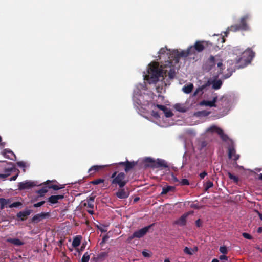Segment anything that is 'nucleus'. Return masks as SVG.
I'll list each match as a JSON object with an SVG mask.
<instances>
[{
  "instance_id": "f257e3e1",
  "label": "nucleus",
  "mask_w": 262,
  "mask_h": 262,
  "mask_svg": "<svg viewBox=\"0 0 262 262\" xmlns=\"http://www.w3.org/2000/svg\"><path fill=\"white\" fill-rule=\"evenodd\" d=\"M172 61H167V64H162L159 67L158 62H153L149 65L147 70L148 74L145 75V78L150 84H155L161 77L162 79L167 76L168 72L167 68L169 70L168 72V76L170 79H173L175 76V70L171 68Z\"/></svg>"
},
{
  "instance_id": "f03ea898",
  "label": "nucleus",
  "mask_w": 262,
  "mask_h": 262,
  "mask_svg": "<svg viewBox=\"0 0 262 262\" xmlns=\"http://www.w3.org/2000/svg\"><path fill=\"white\" fill-rule=\"evenodd\" d=\"M111 185L114 186H119V188L124 187L128 182V178L125 174L121 172L118 173V171H115L111 176Z\"/></svg>"
},
{
  "instance_id": "7ed1b4c3",
  "label": "nucleus",
  "mask_w": 262,
  "mask_h": 262,
  "mask_svg": "<svg viewBox=\"0 0 262 262\" xmlns=\"http://www.w3.org/2000/svg\"><path fill=\"white\" fill-rule=\"evenodd\" d=\"M249 18L250 15L249 14H246L241 18L239 24H234L228 27L227 31L225 32L226 36H227V34L230 31L236 32L238 31L249 30L250 28L247 21Z\"/></svg>"
},
{
  "instance_id": "20e7f679",
  "label": "nucleus",
  "mask_w": 262,
  "mask_h": 262,
  "mask_svg": "<svg viewBox=\"0 0 262 262\" xmlns=\"http://www.w3.org/2000/svg\"><path fill=\"white\" fill-rule=\"evenodd\" d=\"M255 56V52H253L250 48L246 49L242 54V56L240 57L238 60L237 63H239L241 61L243 60V64L240 65L239 68H244L247 66Z\"/></svg>"
},
{
  "instance_id": "39448f33",
  "label": "nucleus",
  "mask_w": 262,
  "mask_h": 262,
  "mask_svg": "<svg viewBox=\"0 0 262 262\" xmlns=\"http://www.w3.org/2000/svg\"><path fill=\"white\" fill-rule=\"evenodd\" d=\"M193 56L190 51V47H189L186 50H182L179 51L177 50H173L170 54L171 57V60L174 61V63H177L179 62L181 57H187L188 56Z\"/></svg>"
},
{
  "instance_id": "423d86ee",
  "label": "nucleus",
  "mask_w": 262,
  "mask_h": 262,
  "mask_svg": "<svg viewBox=\"0 0 262 262\" xmlns=\"http://www.w3.org/2000/svg\"><path fill=\"white\" fill-rule=\"evenodd\" d=\"M1 209L4 208H19L22 206V203L20 202H12L10 199L0 198Z\"/></svg>"
},
{
  "instance_id": "0eeeda50",
  "label": "nucleus",
  "mask_w": 262,
  "mask_h": 262,
  "mask_svg": "<svg viewBox=\"0 0 262 262\" xmlns=\"http://www.w3.org/2000/svg\"><path fill=\"white\" fill-rule=\"evenodd\" d=\"M150 227V226H146L135 231L132 235L128 237V242H130L134 238H140L144 236L149 231Z\"/></svg>"
},
{
  "instance_id": "6e6552de",
  "label": "nucleus",
  "mask_w": 262,
  "mask_h": 262,
  "mask_svg": "<svg viewBox=\"0 0 262 262\" xmlns=\"http://www.w3.org/2000/svg\"><path fill=\"white\" fill-rule=\"evenodd\" d=\"M204 43L207 45L204 41H196L193 46L189 47L193 56L196 55V53L202 52L205 49Z\"/></svg>"
},
{
  "instance_id": "1a4fd4ad",
  "label": "nucleus",
  "mask_w": 262,
  "mask_h": 262,
  "mask_svg": "<svg viewBox=\"0 0 262 262\" xmlns=\"http://www.w3.org/2000/svg\"><path fill=\"white\" fill-rule=\"evenodd\" d=\"M137 162H130L127 160L125 162H120L117 163L113 164L112 165H115L116 169L118 168V166H123L124 167L125 171L127 172L132 169H133L137 165Z\"/></svg>"
},
{
  "instance_id": "9d476101",
  "label": "nucleus",
  "mask_w": 262,
  "mask_h": 262,
  "mask_svg": "<svg viewBox=\"0 0 262 262\" xmlns=\"http://www.w3.org/2000/svg\"><path fill=\"white\" fill-rule=\"evenodd\" d=\"M228 156L229 159H232L235 161H237L239 158V155L236 153L234 143L232 141H231V144L229 145L228 148Z\"/></svg>"
},
{
  "instance_id": "9b49d317",
  "label": "nucleus",
  "mask_w": 262,
  "mask_h": 262,
  "mask_svg": "<svg viewBox=\"0 0 262 262\" xmlns=\"http://www.w3.org/2000/svg\"><path fill=\"white\" fill-rule=\"evenodd\" d=\"M36 184L34 182L26 181L18 183V186L19 190L29 189L35 186Z\"/></svg>"
},
{
  "instance_id": "f8f14e48",
  "label": "nucleus",
  "mask_w": 262,
  "mask_h": 262,
  "mask_svg": "<svg viewBox=\"0 0 262 262\" xmlns=\"http://www.w3.org/2000/svg\"><path fill=\"white\" fill-rule=\"evenodd\" d=\"M215 65V57L211 55L204 64L205 70L208 71L211 70Z\"/></svg>"
},
{
  "instance_id": "ddd939ff",
  "label": "nucleus",
  "mask_w": 262,
  "mask_h": 262,
  "mask_svg": "<svg viewBox=\"0 0 262 262\" xmlns=\"http://www.w3.org/2000/svg\"><path fill=\"white\" fill-rule=\"evenodd\" d=\"M168 167L166 162L163 159H157L155 160L154 165L151 166L152 168H167Z\"/></svg>"
},
{
  "instance_id": "4468645a",
  "label": "nucleus",
  "mask_w": 262,
  "mask_h": 262,
  "mask_svg": "<svg viewBox=\"0 0 262 262\" xmlns=\"http://www.w3.org/2000/svg\"><path fill=\"white\" fill-rule=\"evenodd\" d=\"M129 192L127 190H125V188H119L117 192L116 193V195L119 199H123L128 197Z\"/></svg>"
},
{
  "instance_id": "2eb2a0df",
  "label": "nucleus",
  "mask_w": 262,
  "mask_h": 262,
  "mask_svg": "<svg viewBox=\"0 0 262 262\" xmlns=\"http://www.w3.org/2000/svg\"><path fill=\"white\" fill-rule=\"evenodd\" d=\"M107 165H93L89 170L88 173L90 176H92L98 172L102 168L106 167Z\"/></svg>"
},
{
  "instance_id": "dca6fc26",
  "label": "nucleus",
  "mask_w": 262,
  "mask_h": 262,
  "mask_svg": "<svg viewBox=\"0 0 262 262\" xmlns=\"http://www.w3.org/2000/svg\"><path fill=\"white\" fill-rule=\"evenodd\" d=\"M64 198V195L59 194L56 195H51L48 199V201L51 204H56L58 203L59 200Z\"/></svg>"
},
{
  "instance_id": "f3484780",
  "label": "nucleus",
  "mask_w": 262,
  "mask_h": 262,
  "mask_svg": "<svg viewBox=\"0 0 262 262\" xmlns=\"http://www.w3.org/2000/svg\"><path fill=\"white\" fill-rule=\"evenodd\" d=\"M171 52L172 51H170V50H168L166 47L162 48L159 51V55L158 56L159 57V59H161L162 55H164L166 53L169 59V60H168L167 61H170V59H171V57L170 56V54L171 53Z\"/></svg>"
},
{
  "instance_id": "a211bd4d",
  "label": "nucleus",
  "mask_w": 262,
  "mask_h": 262,
  "mask_svg": "<svg viewBox=\"0 0 262 262\" xmlns=\"http://www.w3.org/2000/svg\"><path fill=\"white\" fill-rule=\"evenodd\" d=\"M3 154L6 158L11 160H13V158L16 157L13 151L9 149H5L3 151Z\"/></svg>"
},
{
  "instance_id": "6ab92c4d",
  "label": "nucleus",
  "mask_w": 262,
  "mask_h": 262,
  "mask_svg": "<svg viewBox=\"0 0 262 262\" xmlns=\"http://www.w3.org/2000/svg\"><path fill=\"white\" fill-rule=\"evenodd\" d=\"M198 250L197 247H194L193 248L185 247L184 249V252L189 255H192L195 253Z\"/></svg>"
},
{
  "instance_id": "aec40b11",
  "label": "nucleus",
  "mask_w": 262,
  "mask_h": 262,
  "mask_svg": "<svg viewBox=\"0 0 262 262\" xmlns=\"http://www.w3.org/2000/svg\"><path fill=\"white\" fill-rule=\"evenodd\" d=\"M176 190V187L172 186H167L162 188V191L161 193V195L166 194L169 192H173Z\"/></svg>"
},
{
  "instance_id": "412c9836",
  "label": "nucleus",
  "mask_w": 262,
  "mask_h": 262,
  "mask_svg": "<svg viewBox=\"0 0 262 262\" xmlns=\"http://www.w3.org/2000/svg\"><path fill=\"white\" fill-rule=\"evenodd\" d=\"M14 168L13 167H9L7 168L4 169V174L0 173V178L1 179H5L10 175L11 172L14 170Z\"/></svg>"
},
{
  "instance_id": "4be33fe9",
  "label": "nucleus",
  "mask_w": 262,
  "mask_h": 262,
  "mask_svg": "<svg viewBox=\"0 0 262 262\" xmlns=\"http://www.w3.org/2000/svg\"><path fill=\"white\" fill-rule=\"evenodd\" d=\"M186 215H182L178 220L175 221V224L181 226L185 225L186 222Z\"/></svg>"
},
{
  "instance_id": "5701e85b",
  "label": "nucleus",
  "mask_w": 262,
  "mask_h": 262,
  "mask_svg": "<svg viewBox=\"0 0 262 262\" xmlns=\"http://www.w3.org/2000/svg\"><path fill=\"white\" fill-rule=\"evenodd\" d=\"M47 184H48V188H49V189L52 188L54 190H58L64 187V186L61 185L52 184H51V182L49 180L47 181Z\"/></svg>"
},
{
  "instance_id": "b1692460",
  "label": "nucleus",
  "mask_w": 262,
  "mask_h": 262,
  "mask_svg": "<svg viewBox=\"0 0 262 262\" xmlns=\"http://www.w3.org/2000/svg\"><path fill=\"white\" fill-rule=\"evenodd\" d=\"M193 88V84L190 83L189 84L184 85L182 88V90L185 93L189 94L192 92Z\"/></svg>"
},
{
  "instance_id": "393cba45",
  "label": "nucleus",
  "mask_w": 262,
  "mask_h": 262,
  "mask_svg": "<svg viewBox=\"0 0 262 262\" xmlns=\"http://www.w3.org/2000/svg\"><path fill=\"white\" fill-rule=\"evenodd\" d=\"M222 83V81L220 79L214 80L212 82V88L215 90H218L221 87Z\"/></svg>"
},
{
  "instance_id": "a878e982",
  "label": "nucleus",
  "mask_w": 262,
  "mask_h": 262,
  "mask_svg": "<svg viewBox=\"0 0 262 262\" xmlns=\"http://www.w3.org/2000/svg\"><path fill=\"white\" fill-rule=\"evenodd\" d=\"M81 240V237L80 236H77L74 238L72 242V246L74 247H78L80 243Z\"/></svg>"
},
{
  "instance_id": "bb28decb",
  "label": "nucleus",
  "mask_w": 262,
  "mask_h": 262,
  "mask_svg": "<svg viewBox=\"0 0 262 262\" xmlns=\"http://www.w3.org/2000/svg\"><path fill=\"white\" fill-rule=\"evenodd\" d=\"M49 188H48V184H46V186L38 190L37 192L39 194H40L41 196L43 195L46 193H47L48 191V189Z\"/></svg>"
},
{
  "instance_id": "cd10ccee",
  "label": "nucleus",
  "mask_w": 262,
  "mask_h": 262,
  "mask_svg": "<svg viewBox=\"0 0 262 262\" xmlns=\"http://www.w3.org/2000/svg\"><path fill=\"white\" fill-rule=\"evenodd\" d=\"M221 129H222L221 128L218 127L217 126H216L215 125H212L207 128V132H211V133L215 132L218 134V133H219L220 130H221Z\"/></svg>"
},
{
  "instance_id": "c85d7f7f",
  "label": "nucleus",
  "mask_w": 262,
  "mask_h": 262,
  "mask_svg": "<svg viewBox=\"0 0 262 262\" xmlns=\"http://www.w3.org/2000/svg\"><path fill=\"white\" fill-rule=\"evenodd\" d=\"M48 214H37L33 217V220L34 222H38L40 219L45 218Z\"/></svg>"
},
{
  "instance_id": "c756f323",
  "label": "nucleus",
  "mask_w": 262,
  "mask_h": 262,
  "mask_svg": "<svg viewBox=\"0 0 262 262\" xmlns=\"http://www.w3.org/2000/svg\"><path fill=\"white\" fill-rule=\"evenodd\" d=\"M144 162L146 163H148L147 166L151 168V166L155 164V160L150 157H147L144 159Z\"/></svg>"
},
{
  "instance_id": "7c9ffc66",
  "label": "nucleus",
  "mask_w": 262,
  "mask_h": 262,
  "mask_svg": "<svg viewBox=\"0 0 262 262\" xmlns=\"http://www.w3.org/2000/svg\"><path fill=\"white\" fill-rule=\"evenodd\" d=\"M218 135L220 136L222 140L224 141H226L229 139V137H228V136L224 133L222 129L220 130V132L218 133Z\"/></svg>"
},
{
  "instance_id": "2f4dec72",
  "label": "nucleus",
  "mask_w": 262,
  "mask_h": 262,
  "mask_svg": "<svg viewBox=\"0 0 262 262\" xmlns=\"http://www.w3.org/2000/svg\"><path fill=\"white\" fill-rule=\"evenodd\" d=\"M206 105L209 106L210 107H214L215 106V102H216V98H214L212 101H206L203 102Z\"/></svg>"
},
{
  "instance_id": "473e14b6",
  "label": "nucleus",
  "mask_w": 262,
  "mask_h": 262,
  "mask_svg": "<svg viewBox=\"0 0 262 262\" xmlns=\"http://www.w3.org/2000/svg\"><path fill=\"white\" fill-rule=\"evenodd\" d=\"M8 241L16 245H20L23 243L17 238L8 239Z\"/></svg>"
},
{
  "instance_id": "72a5a7b5",
  "label": "nucleus",
  "mask_w": 262,
  "mask_h": 262,
  "mask_svg": "<svg viewBox=\"0 0 262 262\" xmlns=\"http://www.w3.org/2000/svg\"><path fill=\"white\" fill-rule=\"evenodd\" d=\"M227 71H228V73L227 74H225L223 75L222 78L223 79H227L229 77H230L232 75V74L233 72V71H232L231 69H230L229 68H228L227 69Z\"/></svg>"
},
{
  "instance_id": "f704fd0d",
  "label": "nucleus",
  "mask_w": 262,
  "mask_h": 262,
  "mask_svg": "<svg viewBox=\"0 0 262 262\" xmlns=\"http://www.w3.org/2000/svg\"><path fill=\"white\" fill-rule=\"evenodd\" d=\"M228 176H229V178L231 180H232L234 182H235L236 183H238L239 179H238V178L237 176L232 174L230 172H228Z\"/></svg>"
},
{
  "instance_id": "c9c22d12",
  "label": "nucleus",
  "mask_w": 262,
  "mask_h": 262,
  "mask_svg": "<svg viewBox=\"0 0 262 262\" xmlns=\"http://www.w3.org/2000/svg\"><path fill=\"white\" fill-rule=\"evenodd\" d=\"M174 108L178 111L180 112H185V108L182 106L181 104H176L174 106Z\"/></svg>"
},
{
  "instance_id": "e433bc0d",
  "label": "nucleus",
  "mask_w": 262,
  "mask_h": 262,
  "mask_svg": "<svg viewBox=\"0 0 262 262\" xmlns=\"http://www.w3.org/2000/svg\"><path fill=\"white\" fill-rule=\"evenodd\" d=\"M90 259V255L88 252H85L83 255L81 261L82 262H88Z\"/></svg>"
},
{
  "instance_id": "4c0bfd02",
  "label": "nucleus",
  "mask_w": 262,
  "mask_h": 262,
  "mask_svg": "<svg viewBox=\"0 0 262 262\" xmlns=\"http://www.w3.org/2000/svg\"><path fill=\"white\" fill-rule=\"evenodd\" d=\"M142 254L145 257H150L152 256V253L147 250H143L142 252Z\"/></svg>"
},
{
  "instance_id": "58836bf2",
  "label": "nucleus",
  "mask_w": 262,
  "mask_h": 262,
  "mask_svg": "<svg viewBox=\"0 0 262 262\" xmlns=\"http://www.w3.org/2000/svg\"><path fill=\"white\" fill-rule=\"evenodd\" d=\"M104 182L103 179H98L91 181V183L93 185H98L100 183H102Z\"/></svg>"
},
{
  "instance_id": "ea45409f",
  "label": "nucleus",
  "mask_w": 262,
  "mask_h": 262,
  "mask_svg": "<svg viewBox=\"0 0 262 262\" xmlns=\"http://www.w3.org/2000/svg\"><path fill=\"white\" fill-rule=\"evenodd\" d=\"M164 113L165 116L167 118L171 117L173 115L172 112L170 110H168L167 108L166 110L164 111Z\"/></svg>"
},
{
  "instance_id": "a19ab883",
  "label": "nucleus",
  "mask_w": 262,
  "mask_h": 262,
  "mask_svg": "<svg viewBox=\"0 0 262 262\" xmlns=\"http://www.w3.org/2000/svg\"><path fill=\"white\" fill-rule=\"evenodd\" d=\"M213 186V182L210 181H208L205 184V190L207 191L208 189L211 188Z\"/></svg>"
},
{
  "instance_id": "79ce46f5",
  "label": "nucleus",
  "mask_w": 262,
  "mask_h": 262,
  "mask_svg": "<svg viewBox=\"0 0 262 262\" xmlns=\"http://www.w3.org/2000/svg\"><path fill=\"white\" fill-rule=\"evenodd\" d=\"M219 250H220V252L223 253V254H227V252H228L227 248L225 246H221L220 247V249Z\"/></svg>"
},
{
  "instance_id": "37998d69",
  "label": "nucleus",
  "mask_w": 262,
  "mask_h": 262,
  "mask_svg": "<svg viewBox=\"0 0 262 262\" xmlns=\"http://www.w3.org/2000/svg\"><path fill=\"white\" fill-rule=\"evenodd\" d=\"M179 182L181 185L184 186V185H189V182L186 179H183Z\"/></svg>"
},
{
  "instance_id": "c03bdc74",
  "label": "nucleus",
  "mask_w": 262,
  "mask_h": 262,
  "mask_svg": "<svg viewBox=\"0 0 262 262\" xmlns=\"http://www.w3.org/2000/svg\"><path fill=\"white\" fill-rule=\"evenodd\" d=\"M29 214H17V216L21 220H24L27 218V215Z\"/></svg>"
},
{
  "instance_id": "a18cd8bd",
  "label": "nucleus",
  "mask_w": 262,
  "mask_h": 262,
  "mask_svg": "<svg viewBox=\"0 0 262 262\" xmlns=\"http://www.w3.org/2000/svg\"><path fill=\"white\" fill-rule=\"evenodd\" d=\"M171 180H172L173 183L180 182L179 180H178V179L174 176V174L173 172H172L171 173Z\"/></svg>"
},
{
  "instance_id": "49530a36",
  "label": "nucleus",
  "mask_w": 262,
  "mask_h": 262,
  "mask_svg": "<svg viewBox=\"0 0 262 262\" xmlns=\"http://www.w3.org/2000/svg\"><path fill=\"white\" fill-rule=\"evenodd\" d=\"M17 165L18 166L21 168H25L26 167V163L23 161L17 162Z\"/></svg>"
},
{
  "instance_id": "de8ad7c7",
  "label": "nucleus",
  "mask_w": 262,
  "mask_h": 262,
  "mask_svg": "<svg viewBox=\"0 0 262 262\" xmlns=\"http://www.w3.org/2000/svg\"><path fill=\"white\" fill-rule=\"evenodd\" d=\"M156 106H157V108H158L159 109L163 111V112L165 111V110H166V108H167L164 105H160V104H157Z\"/></svg>"
},
{
  "instance_id": "09e8293b",
  "label": "nucleus",
  "mask_w": 262,
  "mask_h": 262,
  "mask_svg": "<svg viewBox=\"0 0 262 262\" xmlns=\"http://www.w3.org/2000/svg\"><path fill=\"white\" fill-rule=\"evenodd\" d=\"M151 115L153 117H154L156 118H158L160 117L158 112L155 111H151Z\"/></svg>"
},
{
  "instance_id": "8fccbe9b",
  "label": "nucleus",
  "mask_w": 262,
  "mask_h": 262,
  "mask_svg": "<svg viewBox=\"0 0 262 262\" xmlns=\"http://www.w3.org/2000/svg\"><path fill=\"white\" fill-rule=\"evenodd\" d=\"M217 66L219 68H220V72H219V73L220 74H221L222 73L223 71H222V69L221 68V67L223 66V63H222V60H221L220 61H219L217 63Z\"/></svg>"
},
{
  "instance_id": "3c124183",
  "label": "nucleus",
  "mask_w": 262,
  "mask_h": 262,
  "mask_svg": "<svg viewBox=\"0 0 262 262\" xmlns=\"http://www.w3.org/2000/svg\"><path fill=\"white\" fill-rule=\"evenodd\" d=\"M242 235L245 238L249 239H252V236L248 233H243Z\"/></svg>"
},
{
  "instance_id": "603ef678",
  "label": "nucleus",
  "mask_w": 262,
  "mask_h": 262,
  "mask_svg": "<svg viewBox=\"0 0 262 262\" xmlns=\"http://www.w3.org/2000/svg\"><path fill=\"white\" fill-rule=\"evenodd\" d=\"M239 57H237V58H236V67L238 68V69H239L240 68H239V66L240 65H242L243 64V60H242L240 61L239 63H237V60L238 59Z\"/></svg>"
},
{
  "instance_id": "864d4df0",
  "label": "nucleus",
  "mask_w": 262,
  "mask_h": 262,
  "mask_svg": "<svg viewBox=\"0 0 262 262\" xmlns=\"http://www.w3.org/2000/svg\"><path fill=\"white\" fill-rule=\"evenodd\" d=\"M207 174V173L206 171H203L199 174V176L201 179H203Z\"/></svg>"
},
{
  "instance_id": "5fc2aeb1",
  "label": "nucleus",
  "mask_w": 262,
  "mask_h": 262,
  "mask_svg": "<svg viewBox=\"0 0 262 262\" xmlns=\"http://www.w3.org/2000/svg\"><path fill=\"white\" fill-rule=\"evenodd\" d=\"M45 203V201H41L40 202H38L36 204H34V206L35 207H40L41 206L42 204H43Z\"/></svg>"
},
{
  "instance_id": "6e6d98bb",
  "label": "nucleus",
  "mask_w": 262,
  "mask_h": 262,
  "mask_svg": "<svg viewBox=\"0 0 262 262\" xmlns=\"http://www.w3.org/2000/svg\"><path fill=\"white\" fill-rule=\"evenodd\" d=\"M190 206L191 208H196V209H198V208H200V206H199V205L197 204H191Z\"/></svg>"
},
{
  "instance_id": "4d7b16f0",
  "label": "nucleus",
  "mask_w": 262,
  "mask_h": 262,
  "mask_svg": "<svg viewBox=\"0 0 262 262\" xmlns=\"http://www.w3.org/2000/svg\"><path fill=\"white\" fill-rule=\"evenodd\" d=\"M219 258H220V260H227V259H228L226 255H225L224 254L221 255Z\"/></svg>"
},
{
  "instance_id": "13d9d810",
  "label": "nucleus",
  "mask_w": 262,
  "mask_h": 262,
  "mask_svg": "<svg viewBox=\"0 0 262 262\" xmlns=\"http://www.w3.org/2000/svg\"><path fill=\"white\" fill-rule=\"evenodd\" d=\"M88 207L90 208H93V207H94V205L92 204V202H91L90 201H89L88 202Z\"/></svg>"
},
{
  "instance_id": "bf43d9fd",
  "label": "nucleus",
  "mask_w": 262,
  "mask_h": 262,
  "mask_svg": "<svg viewBox=\"0 0 262 262\" xmlns=\"http://www.w3.org/2000/svg\"><path fill=\"white\" fill-rule=\"evenodd\" d=\"M17 176H18V175H17V174H16V175H15V176H14L12 177L11 178H10V180L11 181H15V180L16 179V178H17Z\"/></svg>"
},
{
  "instance_id": "052dcab7",
  "label": "nucleus",
  "mask_w": 262,
  "mask_h": 262,
  "mask_svg": "<svg viewBox=\"0 0 262 262\" xmlns=\"http://www.w3.org/2000/svg\"><path fill=\"white\" fill-rule=\"evenodd\" d=\"M257 232L258 233H262V227H259L258 229H257Z\"/></svg>"
},
{
  "instance_id": "680f3d73",
  "label": "nucleus",
  "mask_w": 262,
  "mask_h": 262,
  "mask_svg": "<svg viewBox=\"0 0 262 262\" xmlns=\"http://www.w3.org/2000/svg\"><path fill=\"white\" fill-rule=\"evenodd\" d=\"M138 200H139V197H136V198L134 199V202H137Z\"/></svg>"
},
{
  "instance_id": "e2e57ef3",
  "label": "nucleus",
  "mask_w": 262,
  "mask_h": 262,
  "mask_svg": "<svg viewBox=\"0 0 262 262\" xmlns=\"http://www.w3.org/2000/svg\"><path fill=\"white\" fill-rule=\"evenodd\" d=\"M19 213H30V210H27V211H20Z\"/></svg>"
},
{
  "instance_id": "0e129e2a",
  "label": "nucleus",
  "mask_w": 262,
  "mask_h": 262,
  "mask_svg": "<svg viewBox=\"0 0 262 262\" xmlns=\"http://www.w3.org/2000/svg\"><path fill=\"white\" fill-rule=\"evenodd\" d=\"M258 179L262 180V173H260L258 176Z\"/></svg>"
},
{
  "instance_id": "69168bd1",
  "label": "nucleus",
  "mask_w": 262,
  "mask_h": 262,
  "mask_svg": "<svg viewBox=\"0 0 262 262\" xmlns=\"http://www.w3.org/2000/svg\"><path fill=\"white\" fill-rule=\"evenodd\" d=\"M219 260L217 259L214 258L213 259L211 262H219Z\"/></svg>"
},
{
  "instance_id": "338daca9",
  "label": "nucleus",
  "mask_w": 262,
  "mask_h": 262,
  "mask_svg": "<svg viewBox=\"0 0 262 262\" xmlns=\"http://www.w3.org/2000/svg\"><path fill=\"white\" fill-rule=\"evenodd\" d=\"M98 228L102 231V232H105L106 231L105 230H104V229H103L102 228H100V227H98Z\"/></svg>"
},
{
  "instance_id": "774afa93",
  "label": "nucleus",
  "mask_w": 262,
  "mask_h": 262,
  "mask_svg": "<svg viewBox=\"0 0 262 262\" xmlns=\"http://www.w3.org/2000/svg\"><path fill=\"white\" fill-rule=\"evenodd\" d=\"M164 262H170L169 258H166L165 259Z\"/></svg>"
}]
</instances>
